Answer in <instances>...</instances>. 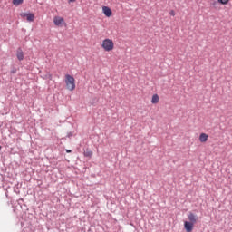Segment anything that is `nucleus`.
I'll return each instance as SVG.
<instances>
[{
    "label": "nucleus",
    "mask_w": 232,
    "mask_h": 232,
    "mask_svg": "<svg viewBox=\"0 0 232 232\" xmlns=\"http://www.w3.org/2000/svg\"><path fill=\"white\" fill-rule=\"evenodd\" d=\"M65 84H66V88H67V90H69V92H73V90H75V78H73V76H72L70 74H66L65 75Z\"/></svg>",
    "instance_id": "nucleus-1"
},
{
    "label": "nucleus",
    "mask_w": 232,
    "mask_h": 232,
    "mask_svg": "<svg viewBox=\"0 0 232 232\" xmlns=\"http://www.w3.org/2000/svg\"><path fill=\"white\" fill-rule=\"evenodd\" d=\"M113 41L111 39H105L102 42V47L103 48V50H105V52H111V50H113Z\"/></svg>",
    "instance_id": "nucleus-2"
},
{
    "label": "nucleus",
    "mask_w": 232,
    "mask_h": 232,
    "mask_svg": "<svg viewBox=\"0 0 232 232\" xmlns=\"http://www.w3.org/2000/svg\"><path fill=\"white\" fill-rule=\"evenodd\" d=\"M21 17H26L28 23L34 22V19H35V15L32 13H21Z\"/></svg>",
    "instance_id": "nucleus-3"
},
{
    "label": "nucleus",
    "mask_w": 232,
    "mask_h": 232,
    "mask_svg": "<svg viewBox=\"0 0 232 232\" xmlns=\"http://www.w3.org/2000/svg\"><path fill=\"white\" fill-rule=\"evenodd\" d=\"M188 222L192 223V224H197V222H198V217H197V215L189 212L188 214Z\"/></svg>",
    "instance_id": "nucleus-4"
},
{
    "label": "nucleus",
    "mask_w": 232,
    "mask_h": 232,
    "mask_svg": "<svg viewBox=\"0 0 232 232\" xmlns=\"http://www.w3.org/2000/svg\"><path fill=\"white\" fill-rule=\"evenodd\" d=\"M53 23H54L55 26H63V24H64V18H63L61 16H55L53 18Z\"/></svg>",
    "instance_id": "nucleus-5"
},
{
    "label": "nucleus",
    "mask_w": 232,
    "mask_h": 232,
    "mask_svg": "<svg viewBox=\"0 0 232 232\" xmlns=\"http://www.w3.org/2000/svg\"><path fill=\"white\" fill-rule=\"evenodd\" d=\"M195 224L194 223H191L189 221H185L184 222V227H185V230L187 232H193V227H194Z\"/></svg>",
    "instance_id": "nucleus-6"
},
{
    "label": "nucleus",
    "mask_w": 232,
    "mask_h": 232,
    "mask_svg": "<svg viewBox=\"0 0 232 232\" xmlns=\"http://www.w3.org/2000/svg\"><path fill=\"white\" fill-rule=\"evenodd\" d=\"M102 13L104 14V15H106V17H111L112 13H111V9H110V7L103 6Z\"/></svg>",
    "instance_id": "nucleus-7"
},
{
    "label": "nucleus",
    "mask_w": 232,
    "mask_h": 232,
    "mask_svg": "<svg viewBox=\"0 0 232 232\" xmlns=\"http://www.w3.org/2000/svg\"><path fill=\"white\" fill-rule=\"evenodd\" d=\"M16 57L18 61H23L24 59V53H23V49L18 48L16 51Z\"/></svg>",
    "instance_id": "nucleus-8"
},
{
    "label": "nucleus",
    "mask_w": 232,
    "mask_h": 232,
    "mask_svg": "<svg viewBox=\"0 0 232 232\" xmlns=\"http://www.w3.org/2000/svg\"><path fill=\"white\" fill-rule=\"evenodd\" d=\"M209 138V136L208 135V134H206V133H201L200 135H199V140L201 141V142H208V139Z\"/></svg>",
    "instance_id": "nucleus-9"
},
{
    "label": "nucleus",
    "mask_w": 232,
    "mask_h": 232,
    "mask_svg": "<svg viewBox=\"0 0 232 232\" xmlns=\"http://www.w3.org/2000/svg\"><path fill=\"white\" fill-rule=\"evenodd\" d=\"M160 100V98H159V95L154 94L152 96L151 102H152V104H157V102H159Z\"/></svg>",
    "instance_id": "nucleus-10"
},
{
    "label": "nucleus",
    "mask_w": 232,
    "mask_h": 232,
    "mask_svg": "<svg viewBox=\"0 0 232 232\" xmlns=\"http://www.w3.org/2000/svg\"><path fill=\"white\" fill-rule=\"evenodd\" d=\"M23 1L24 0H13V5H14V6H19V5H23Z\"/></svg>",
    "instance_id": "nucleus-11"
},
{
    "label": "nucleus",
    "mask_w": 232,
    "mask_h": 232,
    "mask_svg": "<svg viewBox=\"0 0 232 232\" xmlns=\"http://www.w3.org/2000/svg\"><path fill=\"white\" fill-rule=\"evenodd\" d=\"M92 155H93V152L90 150H87L85 152H84V157H92Z\"/></svg>",
    "instance_id": "nucleus-12"
},
{
    "label": "nucleus",
    "mask_w": 232,
    "mask_h": 232,
    "mask_svg": "<svg viewBox=\"0 0 232 232\" xmlns=\"http://www.w3.org/2000/svg\"><path fill=\"white\" fill-rule=\"evenodd\" d=\"M218 3H221V5H227V3L229 2V0H218Z\"/></svg>",
    "instance_id": "nucleus-13"
},
{
    "label": "nucleus",
    "mask_w": 232,
    "mask_h": 232,
    "mask_svg": "<svg viewBox=\"0 0 232 232\" xmlns=\"http://www.w3.org/2000/svg\"><path fill=\"white\" fill-rule=\"evenodd\" d=\"M66 153H72L71 150H65Z\"/></svg>",
    "instance_id": "nucleus-14"
},
{
    "label": "nucleus",
    "mask_w": 232,
    "mask_h": 232,
    "mask_svg": "<svg viewBox=\"0 0 232 232\" xmlns=\"http://www.w3.org/2000/svg\"><path fill=\"white\" fill-rule=\"evenodd\" d=\"M69 3H75V0H69Z\"/></svg>",
    "instance_id": "nucleus-15"
},
{
    "label": "nucleus",
    "mask_w": 232,
    "mask_h": 232,
    "mask_svg": "<svg viewBox=\"0 0 232 232\" xmlns=\"http://www.w3.org/2000/svg\"><path fill=\"white\" fill-rule=\"evenodd\" d=\"M170 15H175V13L173 11H171Z\"/></svg>",
    "instance_id": "nucleus-16"
},
{
    "label": "nucleus",
    "mask_w": 232,
    "mask_h": 232,
    "mask_svg": "<svg viewBox=\"0 0 232 232\" xmlns=\"http://www.w3.org/2000/svg\"><path fill=\"white\" fill-rule=\"evenodd\" d=\"M68 137H72V133H69V134H68Z\"/></svg>",
    "instance_id": "nucleus-17"
},
{
    "label": "nucleus",
    "mask_w": 232,
    "mask_h": 232,
    "mask_svg": "<svg viewBox=\"0 0 232 232\" xmlns=\"http://www.w3.org/2000/svg\"><path fill=\"white\" fill-rule=\"evenodd\" d=\"M0 150H1V146H0Z\"/></svg>",
    "instance_id": "nucleus-18"
}]
</instances>
